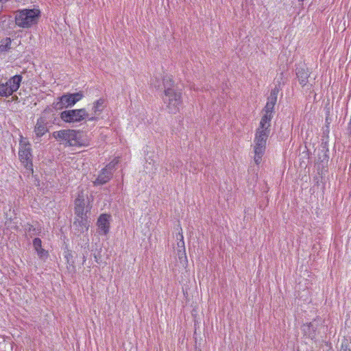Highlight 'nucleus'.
<instances>
[{"mask_svg":"<svg viewBox=\"0 0 351 351\" xmlns=\"http://www.w3.org/2000/svg\"><path fill=\"white\" fill-rule=\"evenodd\" d=\"M272 111H266V114L261 118L259 126L256 130L254 139V162L259 165L266 149V143L270 134Z\"/></svg>","mask_w":351,"mask_h":351,"instance_id":"1","label":"nucleus"},{"mask_svg":"<svg viewBox=\"0 0 351 351\" xmlns=\"http://www.w3.org/2000/svg\"><path fill=\"white\" fill-rule=\"evenodd\" d=\"M52 136L64 147H83L87 145L79 130L64 129L52 133Z\"/></svg>","mask_w":351,"mask_h":351,"instance_id":"2","label":"nucleus"},{"mask_svg":"<svg viewBox=\"0 0 351 351\" xmlns=\"http://www.w3.org/2000/svg\"><path fill=\"white\" fill-rule=\"evenodd\" d=\"M165 95L162 98L169 108H178L182 104L181 93L173 85L172 77L165 76L163 77Z\"/></svg>","mask_w":351,"mask_h":351,"instance_id":"3","label":"nucleus"},{"mask_svg":"<svg viewBox=\"0 0 351 351\" xmlns=\"http://www.w3.org/2000/svg\"><path fill=\"white\" fill-rule=\"evenodd\" d=\"M40 16V11L37 8L19 10L15 14V23L19 27L29 28L37 24Z\"/></svg>","mask_w":351,"mask_h":351,"instance_id":"4","label":"nucleus"},{"mask_svg":"<svg viewBox=\"0 0 351 351\" xmlns=\"http://www.w3.org/2000/svg\"><path fill=\"white\" fill-rule=\"evenodd\" d=\"M19 157L26 170L33 173L32 154L31 145L23 140L19 143Z\"/></svg>","mask_w":351,"mask_h":351,"instance_id":"5","label":"nucleus"},{"mask_svg":"<svg viewBox=\"0 0 351 351\" xmlns=\"http://www.w3.org/2000/svg\"><path fill=\"white\" fill-rule=\"evenodd\" d=\"M84 97V94L82 91L65 94L62 97H59V101L56 104V110H60L62 108H71L74 106L77 101L81 100Z\"/></svg>","mask_w":351,"mask_h":351,"instance_id":"6","label":"nucleus"},{"mask_svg":"<svg viewBox=\"0 0 351 351\" xmlns=\"http://www.w3.org/2000/svg\"><path fill=\"white\" fill-rule=\"evenodd\" d=\"M85 112L86 111H62L60 117L67 123L80 122L86 117Z\"/></svg>","mask_w":351,"mask_h":351,"instance_id":"7","label":"nucleus"},{"mask_svg":"<svg viewBox=\"0 0 351 351\" xmlns=\"http://www.w3.org/2000/svg\"><path fill=\"white\" fill-rule=\"evenodd\" d=\"M87 210H85V195L80 191L75 199V214L77 217L86 216Z\"/></svg>","mask_w":351,"mask_h":351,"instance_id":"8","label":"nucleus"},{"mask_svg":"<svg viewBox=\"0 0 351 351\" xmlns=\"http://www.w3.org/2000/svg\"><path fill=\"white\" fill-rule=\"evenodd\" d=\"M110 215L102 214L97 220V226L100 234H106L109 232Z\"/></svg>","mask_w":351,"mask_h":351,"instance_id":"9","label":"nucleus"},{"mask_svg":"<svg viewBox=\"0 0 351 351\" xmlns=\"http://www.w3.org/2000/svg\"><path fill=\"white\" fill-rule=\"evenodd\" d=\"M73 226L77 232L83 233L88 231L90 221L88 220L87 216L76 217L73 222Z\"/></svg>","mask_w":351,"mask_h":351,"instance_id":"10","label":"nucleus"},{"mask_svg":"<svg viewBox=\"0 0 351 351\" xmlns=\"http://www.w3.org/2000/svg\"><path fill=\"white\" fill-rule=\"evenodd\" d=\"M47 123H48L45 117H40L37 120L34 128V132L36 137L40 138L49 131L47 128Z\"/></svg>","mask_w":351,"mask_h":351,"instance_id":"11","label":"nucleus"},{"mask_svg":"<svg viewBox=\"0 0 351 351\" xmlns=\"http://www.w3.org/2000/svg\"><path fill=\"white\" fill-rule=\"evenodd\" d=\"M108 169H102L96 180L93 182L94 186L103 185L110 180L112 177V173L107 171Z\"/></svg>","mask_w":351,"mask_h":351,"instance_id":"12","label":"nucleus"},{"mask_svg":"<svg viewBox=\"0 0 351 351\" xmlns=\"http://www.w3.org/2000/svg\"><path fill=\"white\" fill-rule=\"evenodd\" d=\"M280 91V88L277 85L271 89L270 95L267 98V101L265 107V110H274V108L277 101L278 95Z\"/></svg>","mask_w":351,"mask_h":351,"instance_id":"13","label":"nucleus"},{"mask_svg":"<svg viewBox=\"0 0 351 351\" xmlns=\"http://www.w3.org/2000/svg\"><path fill=\"white\" fill-rule=\"evenodd\" d=\"M33 246L40 259L45 261L48 258L49 253L42 247V241L40 239L35 238L33 240Z\"/></svg>","mask_w":351,"mask_h":351,"instance_id":"14","label":"nucleus"},{"mask_svg":"<svg viewBox=\"0 0 351 351\" xmlns=\"http://www.w3.org/2000/svg\"><path fill=\"white\" fill-rule=\"evenodd\" d=\"M296 75L302 86L307 85L310 73L308 69L300 67L296 69Z\"/></svg>","mask_w":351,"mask_h":351,"instance_id":"15","label":"nucleus"},{"mask_svg":"<svg viewBox=\"0 0 351 351\" xmlns=\"http://www.w3.org/2000/svg\"><path fill=\"white\" fill-rule=\"evenodd\" d=\"M181 232H179L176 238L178 240V242L177 243L178 249V256L179 258L181 259L182 256H184L186 258V254H185V245H184V236L182 234V228H180Z\"/></svg>","mask_w":351,"mask_h":351,"instance_id":"16","label":"nucleus"},{"mask_svg":"<svg viewBox=\"0 0 351 351\" xmlns=\"http://www.w3.org/2000/svg\"><path fill=\"white\" fill-rule=\"evenodd\" d=\"M302 329L304 333V335L313 339L316 336V327L314 326V325L310 322L308 324H304L302 327Z\"/></svg>","mask_w":351,"mask_h":351,"instance_id":"17","label":"nucleus"},{"mask_svg":"<svg viewBox=\"0 0 351 351\" xmlns=\"http://www.w3.org/2000/svg\"><path fill=\"white\" fill-rule=\"evenodd\" d=\"M14 80V82L16 83L15 88L13 89V91L16 92L19 88L20 87L21 81H22V76L21 75H15L14 76L10 77L5 83H1L3 85H6L7 87L11 88L13 86V82Z\"/></svg>","mask_w":351,"mask_h":351,"instance_id":"18","label":"nucleus"},{"mask_svg":"<svg viewBox=\"0 0 351 351\" xmlns=\"http://www.w3.org/2000/svg\"><path fill=\"white\" fill-rule=\"evenodd\" d=\"M13 86L11 88H8L6 86V85H3L2 84H0V97H8L12 95V93L14 92L13 91V89L15 88V82H13Z\"/></svg>","mask_w":351,"mask_h":351,"instance_id":"19","label":"nucleus"},{"mask_svg":"<svg viewBox=\"0 0 351 351\" xmlns=\"http://www.w3.org/2000/svg\"><path fill=\"white\" fill-rule=\"evenodd\" d=\"M339 351H351V338L344 337L342 339Z\"/></svg>","mask_w":351,"mask_h":351,"instance_id":"20","label":"nucleus"},{"mask_svg":"<svg viewBox=\"0 0 351 351\" xmlns=\"http://www.w3.org/2000/svg\"><path fill=\"white\" fill-rule=\"evenodd\" d=\"M151 85L157 90L164 89L163 80L161 82L156 77L151 80Z\"/></svg>","mask_w":351,"mask_h":351,"instance_id":"21","label":"nucleus"},{"mask_svg":"<svg viewBox=\"0 0 351 351\" xmlns=\"http://www.w3.org/2000/svg\"><path fill=\"white\" fill-rule=\"evenodd\" d=\"M11 45V39L10 38H6L5 40L3 41L2 44L0 45V51H6L10 48Z\"/></svg>","mask_w":351,"mask_h":351,"instance_id":"22","label":"nucleus"},{"mask_svg":"<svg viewBox=\"0 0 351 351\" xmlns=\"http://www.w3.org/2000/svg\"><path fill=\"white\" fill-rule=\"evenodd\" d=\"M118 163L119 160L117 158H114L110 162H109L104 169H108L107 171H110L111 173H113V171L115 169V167Z\"/></svg>","mask_w":351,"mask_h":351,"instance_id":"23","label":"nucleus"},{"mask_svg":"<svg viewBox=\"0 0 351 351\" xmlns=\"http://www.w3.org/2000/svg\"><path fill=\"white\" fill-rule=\"evenodd\" d=\"M105 104L106 100L103 98H100L94 103L93 108L94 110H98L99 108H105Z\"/></svg>","mask_w":351,"mask_h":351,"instance_id":"24","label":"nucleus"},{"mask_svg":"<svg viewBox=\"0 0 351 351\" xmlns=\"http://www.w3.org/2000/svg\"><path fill=\"white\" fill-rule=\"evenodd\" d=\"M30 237H32L33 235L36 234L37 230L32 225H28V228L26 229Z\"/></svg>","mask_w":351,"mask_h":351,"instance_id":"25","label":"nucleus"},{"mask_svg":"<svg viewBox=\"0 0 351 351\" xmlns=\"http://www.w3.org/2000/svg\"><path fill=\"white\" fill-rule=\"evenodd\" d=\"M64 257L66 259L68 264L71 265V266L74 265V261L72 260V255L70 252H68Z\"/></svg>","mask_w":351,"mask_h":351,"instance_id":"26","label":"nucleus"},{"mask_svg":"<svg viewBox=\"0 0 351 351\" xmlns=\"http://www.w3.org/2000/svg\"><path fill=\"white\" fill-rule=\"evenodd\" d=\"M86 261V256L85 254H83L82 256V264L84 265Z\"/></svg>","mask_w":351,"mask_h":351,"instance_id":"27","label":"nucleus"},{"mask_svg":"<svg viewBox=\"0 0 351 351\" xmlns=\"http://www.w3.org/2000/svg\"><path fill=\"white\" fill-rule=\"evenodd\" d=\"M191 89H193L195 91H197L199 90L198 88H195L194 84L191 86Z\"/></svg>","mask_w":351,"mask_h":351,"instance_id":"28","label":"nucleus"}]
</instances>
